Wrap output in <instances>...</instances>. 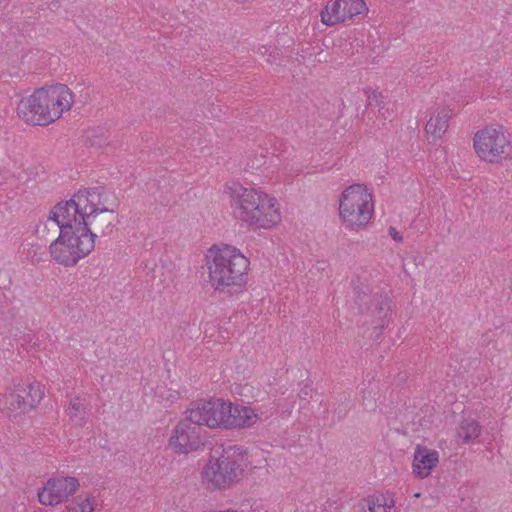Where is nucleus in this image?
<instances>
[{
	"label": "nucleus",
	"mask_w": 512,
	"mask_h": 512,
	"mask_svg": "<svg viewBox=\"0 0 512 512\" xmlns=\"http://www.w3.org/2000/svg\"><path fill=\"white\" fill-rule=\"evenodd\" d=\"M76 225L86 227L93 240L97 235H110L117 220L118 200L104 190L83 189L72 197Z\"/></svg>",
	"instance_id": "nucleus-1"
},
{
	"label": "nucleus",
	"mask_w": 512,
	"mask_h": 512,
	"mask_svg": "<svg viewBox=\"0 0 512 512\" xmlns=\"http://www.w3.org/2000/svg\"><path fill=\"white\" fill-rule=\"evenodd\" d=\"M234 216L248 226L271 229L281 221L277 200L254 188L233 184L228 188Z\"/></svg>",
	"instance_id": "nucleus-2"
},
{
	"label": "nucleus",
	"mask_w": 512,
	"mask_h": 512,
	"mask_svg": "<svg viewBox=\"0 0 512 512\" xmlns=\"http://www.w3.org/2000/svg\"><path fill=\"white\" fill-rule=\"evenodd\" d=\"M74 103V93L65 84H56L36 89L33 94L22 98L17 114L27 123L46 126L69 111Z\"/></svg>",
	"instance_id": "nucleus-3"
},
{
	"label": "nucleus",
	"mask_w": 512,
	"mask_h": 512,
	"mask_svg": "<svg viewBox=\"0 0 512 512\" xmlns=\"http://www.w3.org/2000/svg\"><path fill=\"white\" fill-rule=\"evenodd\" d=\"M209 282L215 290L231 292L246 283L248 259L235 247L213 245L206 254Z\"/></svg>",
	"instance_id": "nucleus-4"
},
{
	"label": "nucleus",
	"mask_w": 512,
	"mask_h": 512,
	"mask_svg": "<svg viewBox=\"0 0 512 512\" xmlns=\"http://www.w3.org/2000/svg\"><path fill=\"white\" fill-rule=\"evenodd\" d=\"M94 249V240L86 227L72 224V229L61 230L49 245L51 258L65 267L75 266Z\"/></svg>",
	"instance_id": "nucleus-5"
},
{
	"label": "nucleus",
	"mask_w": 512,
	"mask_h": 512,
	"mask_svg": "<svg viewBox=\"0 0 512 512\" xmlns=\"http://www.w3.org/2000/svg\"><path fill=\"white\" fill-rule=\"evenodd\" d=\"M372 195L362 184L346 188L340 197L339 213L344 225L352 230L365 227L373 214Z\"/></svg>",
	"instance_id": "nucleus-6"
},
{
	"label": "nucleus",
	"mask_w": 512,
	"mask_h": 512,
	"mask_svg": "<svg viewBox=\"0 0 512 512\" xmlns=\"http://www.w3.org/2000/svg\"><path fill=\"white\" fill-rule=\"evenodd\" d=\"M243 471L241 457L229 448L219 456L211 454L203 468L202 480L209 489H226L240 480Z\"/></svg>",
	"instance_id": "nucleus-7"
},
{
	"label": "nucleus",
	"mask_w": 512,
	"mask_h": 512,
	"mask_svg": "<svg viewBox=\"0 0 512 512\" xmlns=\"http://www.w3.org/2000/svg\"><path fill=\"white\" fill-rule=\"evenodd\" d=\"M473 145L476 154L483 161L498 163L512 156V144L501 126H487L479 130Z\"/></svg>",
	"instance_id": "nucleus-8"
},
{
	"label": "nucleus",
	"mask_w": 512,
	"mask_h": 512,
	"mask_svg": "<svg viewBox=\"0 0 512 512\" xmlns=\"http://www.w3.org/2000/svg\"><path fill=\"white\" fill-rule=\"evenodd\" d=\"M44 392L38 382L15 381L0 398V409L7 414L23 413L36 407L43 399Z\"/></svg>",
	"instance_id": "nucleus-9"
},
{
	"label": "nucleus",
	"mask_w": 512,
	"mask_h": 512,
	"mask_svg": "<svg viewBox=\"0 0 512 512\" xmlns=\"http://www.w3.org/2000/svg\"><path fill=\"white\" fill-rule=\"evenodd\" d=\"M227 402L220 398L192 402L185 411L187 419L211 429H226Z\"/></svg>",
	"instance_id": "nucleus-10"
},
{
	"label": "nucleus",
	"mask_w": 512,
	"mask_h": 512,
	"mask_svg": "<svg viewBox=\"0 0 512 512\" xmlns=\"http://www.w3.org/2000/svg\"><path fill=\"white\" fill-rule=\"evenodd\" d=\"M73 207L72 198L55 205L47 218L36 226V236L47 241L61 234V230L72 229V224H75L76 221Z\"/></svg>",
	"instance_id": "nucleus-11"
},
{
	"label": "nucleus",
	"mask_w": 512,
	"mask_h": 512,
	"mask_svg": "<svg viewBox=\"0 0 512 512\" xmlns=\"http://www.w3.org/2000/svg\"><path fill=\"white\" fill-rule=\"evenodd\" d=\"M354 290L359 312L370 317L375 328H382L390 311L387 296L382 293L371 294L367 286H357Z\"/></svg>",
	"instance_id": "nucleus-12"
},
{
	"label": "nucleus",
	"mask_w": 512,
	"mask_h": 512,
	"mask_svg": "<svg viewBox=\"0 0 512 512\" xmlns=\"http://www.w3.org/2000/svg\"><path fill=\"white\" fill-rule=\"evenodd\" d=\"M80 487L79 480L73 476H57L49 478L44 486L38 489V500L45 506H56L68 500Z\"/></svg>",
	"instance_id": "nucleus-13"
},
{
	"label": "nucleus",
	"mask_w": 512,
	"mask_h": 512,
	"mask_svg": "<svg viewBox=\"0 0 512 512\" xmlns=\"http://www.w3.org/2000/svg\"><path fill=\"white\" fill-rule=\"evenodd\" d=\"M202 429L187 419L178 422L169 438V445L179 454H188L198 450L203 444Z\"/></svg>",
	"instance_id": "nucleus-14"
},
{
	"label": "nucleus",
	"mask_w": 512,
	"mask_h": 512,
	"mask_svg": "<svg viewBox=\"0 0 512 512\" xmlns=\"http://www.w3.org/2000/svg\"><path fill=\"white\" fill-rule=\"evenodd\" d=\"M365 11L367 6L364 0H336L325 6L321 12V21L327 26H333Z\"/></svg>",
	"instance_id": "nucleus-15"
},
{
	"label": "nucleus",
	"mask_w": 512,
	"mask_h": 512,
	"mask_svg": "<svg viewBox=\"0 0 512 512\" xmlns=\"http://www.w3.org/2000/svg\"><path fill=\"white\" fill-rule=\"evenodd\" d=\"M257 420L258 415L251 407L227 402L226 429L250 427Z\"/></svg>",
	"instance_id": "nucleus-16"
},
{
	"label": "nucleus",
	"mask_w": 512,
	"mask_h": 512,
	"mask_svg": "<svg viewBox=\"0 0 512 512\" xmlns=\"http://www.w3.org/2000/svg\"><path fill=\"white\" fill-rule=\"evenodd\" d=\"M439 454L436 450L417 445L414 451L413 472L419 478H426L437 466Z\"/></svg>",
	"instance_id": "nucleus-17"
},
{
	"label": "nucleus",
	"mask_w": 512,
	"mask_h": 512,
	"mask_svg": "<svg viewBox=\"0 0 512 512\" xmlns=\"http://www.w3.org/2000/svg\"><path fill=\"white\" fill-rule=\"evenodd\" d=\"M450 112L442 109L433 114L426 124V132L433 140L440 139L448 128Z\"/></svg>",
	"instance_id": "nucleus-18"
},
{
	"label": "nucleus",
	"mask_w": 512,
	"mask_h": 512,
	"mask_svg": "<svg viewBox=\"0 0 512 512\" xmlns=\"http://www.w3.org/2000/svg\"><path fill=\"white\" fill-rule=\"evenodd\" d=\"M480 426L478 422L472 418L463 419L457 430V437L464 444L477 439L480 436Z\"/></svg>",
	"instance_id": "nucleus-19"
},
{
	"label": "nucleus",
	"mask_w": 512,
	"mask_h": 512,
	"mask_svg": "<svg viewBox=\"0 0 512 512\" xmlns=\"http://www.w3.org/2000/svg\"><path fill=\"white\" fill-rule=\"evenodd\" d=\"M96 499L89 493H82L74 497L72 501L66 505L65 512H93L95 509Z\"/></svg>",
	"instance_id": "nucleus-20"
},
{
	"label": "nucleus",
	"mask_w": 512,
	"mask_h": 512,
	"mask_svg": "<svg viewBox=\"0 0 512 512\" xmlns=\"http://www.w3.org/2000/svg\"><path fill=\"white\" fill-rule=\"evenodd\" d=\"M66 413L72 423L82 426L85 423V407L80 397H74L70 400Z\"/></svg>",
	"instance_id": "nucleus-21"
},
{
	"label": "nucleus",
	"mask_w": 512,
	"mask_h": 512,
	"mask_svg": "<svg viewBox=\"0 0 512 512\" xmlns=\"http://www.w3.org/2000/svg\"><path fill=\"white\" fill-rule=\"evenodd\" d=\"M363 512H388L390 508L383 496H369L361 503Z\"/></svg>",
	"instance_id": "nucleus-22"
},
{
	"label": "nucleus",
	"mask_w": 512,
	"mask_h": 512,
	"mask_svg": "<svg viewBox=\"0 0 512 512\" xmlns=\"http://www.w3.org/2000/svg\"><path fill=\"white\" fill-rule=\"evenodd\" d=\"M366 94H367V105L378 107L379 112L382 114V116L384 118H387L388 116L386 115V113L389 114V111H388V109H385V107H384L382 94L376 90H371V89L366 90Z\"/></svg>",
	"instance_id": "nucleus-23"
},
{
	"label": "nucleus",
	"mask_w": 512,
	"mask_h": 512,
	"mask_svg": "<svg viewBox=\"0 0 512 512\" xmlns=\"http://www.w3.org/2000/svg\"><path fill=\"white\" fill-rule=\"evenodd\" d=\"M88 139H89V142H90L91 146H99V147H101L102 145H104L106 143V138L103 135H101V136H98V135L88 136Z\"/></svg>",
	"instance_id": "nucleus-24"
},
{
	"label": "nucleus",
	"mask_w": 512,
	"mask_h": 512,
	"mask_svg": "<svg viewBox=\"0 0 512 512\" xmlns=\"http://www.w3.org/2000/svg\"><path fill=\"white\" fill-rule=\"evenodd\" d=\"M313 393V388L309 385H305L299 392V397L302 399H306L307 397H311Z\"/></svg>",
	"instance_id": "nucleus-25"
},
{
	"label": "nucleus",
	"mask_w": 512,
	"mask_h": 512,
	"mask_svg": "<svg viewBox=\"0 0 512 512\" xmlns=\"http://www.w3.org/2000/svg\"><path fill=\"white\" fill-rule=\"evenodd\" d=\"M389 234L393 238V240H395L397 242H401L402 241L401 234L394 227H390L389 228Z\"/></svg>",
	"instance_id": "nucleus-26"
},
{
	"label": "nucleus",
	"mask_w": 512,
	"mask_h": 512,
	"mask_svg": "<svg viewBox=\"0 0 512 512\" xmlns=\"http://www.w3.org/2000/svg\"><path fill=\"white\" fill-rule=\"evenodd\" d=\"M276 55H278L277 49H273L272 51H270L268 62H270V63L274 62L276 59Z\"/></svg>",
	"instance_id": "nucleus-27"
},
{
	"label": "nucleus",
	"mask_w": 512,
	"mask_h": 512,
	"mask_svg": "<svg viewBox=\"0 0 512 512\" xmlns=\"http://www.w3.org/2000/svg\"><path fill=\"white\" fill-rule=\"evenodd\" d=\"M269 50H270V48H269V47H267V46H260V47L258 48V51H257V52H258L259 54H261V55H265V54H267V53L269 52Z\"/></svg>",
	"instance_id": "nucleus-28"
},
{
	"label": "nucleus",
	"mask_w": 512,
	"mask_h": 512,
	"mask_svg": "<svg viewBox=\"0 0 512 512\" xmlns=\"http://www.w3.org/2000/svg\"><path fill=\"white\" fill-rule=\"evenodd\" d=\"M78 87H79V88H81V90H80V92H81V93L85 90V87H84L82 84H80V83H79V84H77V86L75 87V89H77Z\"/></svg>",
	"instance_id": "nucleus-29"
},
{
	"label": "nucleus",
	"mask_w": 512,
	"mask_h": 512,
	"mask_svg": "<svg viewBox=\"0 0 512 512\" xmlns=\"http://www.w3.org/2000/svg\"><path fill=\"white\" fill-rule=\"evenodd\" d=\"M87 96H88V93L85 94L84 99L81 101L82 104H85L87 102V98H88Z\"/></svg>",
	"instance_id": "nucleus-30"
},
{
	"label": "nucleus",
	"mask_w": 512,
	"mask_h": 512,
	"mask_svg": "<svg viewBox=\"0 0 512 512\" xmlns=\"http://www.w3.org/2000/svg\"><path fill=\"white\" fill-rule=\"evenodd\" d=\"M414 497H420V493H416Z\"/></svg>",
	"instance_id": "nucleus-31"
}]
</instances>
